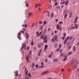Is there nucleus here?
<instances>
[{"label":"nucleus","instance_id":"f257e3e1","mask_svg":"<svg viewBox=\"0 0 79 79\" xmlns=\"http://www.w3.org/2000/svg\"><path fill=\"white\" fill-rule=\"evenodd\" d=\"M57 40V35H56L54 37L52 38L51 40V42H54L55 40Z\"/></svg>","mask_w":79,"mask_h":79},{"label":"nucleus","instance_id":"f03ea898","mask_svg":"<svg viewBox=\"0 0 79 79\" xmlns=\"http://www.w3.org/2000/svg\"><path fill=\"white\" fill-rule=\"evenodd\" d=\"M77 64V61L74 60H72L71 61V64L72 66L73 67H74V64Z\"/></svg>","mask_w":79,"mask_h":79},{"label":"nucleus","instance_id":"7ed1b4c3","mask_svg":"<svg viewBox=\"0 0 79 79\" xmlns=\"http://www.w3.org/2000/svg\"><path fill=\"white\" fill-rule=\"evenodd\" d=\"M29 56H31L28 55L26 56V59L27 62H30V60H29Z\"/></svg>","mask_w":79,"mask_h":79},{"label":"nucleus","instance_id":"20e7f679","mask_svg":"<svg viewBox=\"0 0 79 79\" xmlns=\"http://www.w3.org/2000/svg\"><path fill=\"white\" fill-rule=\"evenodd\" d=\"M47 36H45V37L43 38L44 40L45 43H47Z\"/></svg>","mask_w":79,"mask_h":79},{"label":"nucleus","instance_id":"39448f33","mask_svg":"<svg viewBox=\"0 0 79 79\" xmlns=\"http://www.w3.org/2000/svg\"><path fill=\"white\" fill-rule=\"evenodd\" d=\"M33 15V13H32L29 12L28 14V18H30L31 16H32Z\"/></svg>","mask_w":79,"mask_h":79},{"label":"nucleus","instance_id":"423d86ee","mask_svg":"<svg viewBox=\"0 0 79 79\" xmlns=\"http://www.w3.org/2000/svg\"><path fill=\"white\" fill-rule=\"evenodd\" d=\"M26 44H24L22 45V47L23 48H24V49H25V50H26Z\"/></svg>","mask_w":79,"mask_h":79},{"label":"nucleus","instance_id":"0eeeda50","mask_svg":"<svg viewBox=\"0 0 79 79\" xmlns=\"http://www.w3.org/2000/svg\"><path fill=\"white\" fill-rule=\"evenodd\" d=\"M37 46L38 48H40L41 47V46H42V44L40 42H39Z\"/></svg>","mask_w":79,"mask_h":79},{"label":"nucleus","instance_id":"6e6552de","mask_svg":"<svg viewBox=\"0 0 79 79\" xmlns=\"http://www.w3.org/2000/svg\"><path fill=\"white\" fill-rule=\"evenodd\" d=\"M77 19H78V17L77 16L76 18L75 21L74 22V24H76V23H77Z\"/></svg>","mask_w":79,"mask_h":79},{"label":"nucleus","instance_id":"1a4fd4ad","mask_svg":"<svg viewBox=\"0 0 79 79\" xmlns=\"http://www.w3.org/2000/svg\"><path fill=\"white\" fill-rule=\"evenodd\" d=\"M73 39V37H72V36H71L70 37H67V38L66 39H67V40H68V39Z\"/></svg>","mask_w":79,"mask_h":79},{"label":"nucleus","instance_id":"9d476101","mask_svg":"<svg viewBox=\"0 0 79 79\" xmlns=\"http://www.w3.org/2000/svg\"><path fill=\"white\" fill-rule=\"evenodd\" d=\"M25 35L26 36L27 39H28V38H29V34H28L27 33H26L25 34Z\"/></svg>","mask_w":79,"mask_h":79},{"label":"nucleus","instance_id":"9b49d317","mask_svg":"<svg viewBox=\"0 0 79 79\" xmlns=\"http://www.w3.org/2000/svg\"><path fill=\"white\" fill-rule=\"evenodd\" d=\"M71 16H72V12H70L69 13V18H71Z\"/></svg>","mask_w":79,"mask_h":79},{"label":"nucleus","instance_id":"f8f14e48","mask_svg":"<svg viewBox=\"0 0 79 79\" xmlns=\"http://www.w3.org/2000/svg\"><path fill=\"white\" fill-rule=\"evenodd\" d=\"M15 76L16 77H18V71H17L15 72Z\"/></svg>","mask_w":79,"mask_h":79},{"label":"nucleus","instance_id":"ddd939ff","mask_svg":"<svg viewBox=\"0 0 79 79\" xmlns=\"http://www.w3.org/2000/svg\"><path fill=\"white\" fill-rule=\"evenodd\" d=\"M48 73V71H46L43 72V73H42V74H47V73Z\"/></svg>","mask_w":79,"mask_h":79},{"label":"nucleus","instance_id":"4468645a","mask_svg":"<svg viewBox=\"0 0 79 79\" xmlns=\"http://www.w3.org/2000/svg\"><path fill=\"white\" fill-rule=\"evenodd\" d=\"M53 61L54 62H57V61H58V59H57L55 58L54 59Z\"/></svg>","mask_w":79,"mask_h":79},{"label":"nucleus","instance_id":"2eb2a0df","mask_svg":"<svg viewBox=\"0 0 79 79\" xmlns=\"http://www.w3.org/2000/svg\"><path fill=\"white\" fill-rule=\"evenodd\" d=\"M75 27L76 28V29H77V28H78V25H77V24H75Z\"/></svg>","mask_w":79,"mask_h":79},{"label":"nucleus","instance_id":"dca6fc26","mask_svg":"<svg viewBox=\"0 0 79 79\" xmlns=\"http://www.w3.org/2000/svg\"><path fill=\"white\" fill-rule=\"evenodd\" d=\"M60 25L59 24H58L57 26H56V28L57 29H60Z\"/></svg>","mask_w":79,"mask_h":79},{"label":"nucleus","instance_id":"f3484780","mask_svg":"<svg viewBox=\"0 0 79 79\" xmlns=\"http://www.w3.org/2000/svg\"><path fill=\"white\" fill-rule=\"evenodd\" d=\"M27 24H23L22 25V27H27Z\"/></svg>","mask_w":79,"mask_h":79},{"label":"nucleus","instance_id":"a211bd4d","mask_svg":"<svg viewBox=\"0 0 79 79\" xmlns=\"http://www.w3.org/2000/svg\"><path fill=\"white\" fill-rule=\"evenodd\" d=\"M28 76L29 77H31V73H29L28 74Z\"/></svg>","mask_w":79,"mask_h":79},{"label":"nucleus","instance_id":"6ab92c4d","mask_svg":"<svg viewBox=\"0 0 79 79\" xmlns=\"http://www.w3.org/2000/svg\"><path fill=\"white\" fill-rule=\"evenodd\" d=\"M42 52V50H40L39 52V53L38 54V56H40L41 55V53Z\"/></svg>","mask_w":79,"mask_h":79},{"label":"nucleus","instance_id":"aec40b11","mask_svg":"<svg viewBox=\"0 0 79 79\" xmlns=\"http://www.w3.org/2000/svg\"><path fill=\"white\" fill-rule=\"evenodd\" d=\"M68 41L67 39H65L64 41V44H66V42Z\"/></svg>","mask_w":79,"mask_h":79},{"label":"nucleus","instance_id":"412c9836","mask_svg":"<svg viewBox=\"0 0 79 79\" xmlns=\"http://www.w3.org/2000/svg\"><path fill=\"white\" fill-rule=\"evenodd\" d=\"M44 65L40 66L39 67V69H40V68H44Z\"/></svg>","mask_w":79,"mask_h":79},{"label":"nucleus","instance_id":"4be33fe9","mask_svg":"<svg viewBox=\"0 0 79 79\" xmlns=\"http://www.w3.org/2000/svg\"><path fill=\"white\" fill-rule=\"evenodd\" d=\"M44 47H45V49H44V50H46L47 49V48L48 47V46H47V45H46L45 46H44Z\"/></svg>","mask_w":79,"mask_h":79},{"label":"nucleus","instance_id":"5701e85b","mask_svg":"<svg viewBox=\"0 0 79 79\" xmlns=\"http://www.w3.org/2000/svg\"><path fill=\"white\" fill-rule=\"evenodd\" d=\"M68 1H67L66 2H65V6H66V5H68Z\"/></svg>","mask_w":79,"mask_h":79},{"label":"nucleus","instance_id":"b1692460","mask_svg":"<svg viewBox=\"0 0 79 79\" xmlns=\"http://www.w3.org/2000/svg\"><path fill=\"white\" fill-rule=\"evenodd\" d=\"M71 45H69V46L68 47V50H69V49H71Z\"/></svg>","mask_w":79,"mask_h":79},{"label":"nucleus","instance_id":"393cba45","mask_svg":"<svg viewBox=\"0 0 79 79\" xmlns=\"http://www.w3.org/2000/svg\"><path fill=\"white\" fill-rule=\"evenodd\" d=\"M54 15V14L53 13H52L51 14V17H53L54 16H53Z\"/></svg>","mask_w":79,"mask_h":79},{"label":"nucleus","instance_id":"a878e982","mask_svg":"<svg viewBox=\"0 0 79 79\" xmlns=\"http://www.w3.org/2000/svg\"><path fill=\"white\" fill-rule=\"evenodd\" d=\"M31 54H32V50L30 51V52L29 53V55L30 56H31V55H31Z\"/></svg>","mask_w":79,"mask_h":79},{"label":"nucleus","instance_id":"bb28decb","mask_svg":"<svg viewBox=\"0 0 79 79\" xmlns=\"http://www.w3.org/2000/svg\"><path fill=\"white\" fill-rule=\"evenodd\" d=\"M47 24V21H44V22L43 24L44 25H45Z\"/></svg>","mask_w":79,"mask_h":79},{"label":"nucleus","instance_id":"cd10ccee","mask_svg":"<svg viewBox=\"0 0 79 79\" xmlns=\"http://www.w3.org/2000/svg\"><path fill=\"white\" fill-rule=\"evenodd\" d=\"M71 53H72V52H69L68 54V56L70 55H71Z\"/></svg>","mask_w":79,"mask_h":79},{"label":"nucleus","instance_id":"c85d7f7f","mask_svg":"<svg viewBox=\"0 0 79 79\" xmlns=\"http://www.w3.org/2000/svg\"><path fill=\"white\" fill-rule=\"evenodd\" d=\"M56 47H57V44H54V47L55 48H56Z\"/></svg>","mask_w":79,"mask_h":79},{"label":"nucleus","instance_id":"c756f323","mask_svg":"<svg viewBox=\"0 0 79 79\" xmlns=\"http://www.w3.org/2000/svg\"><path fill=\"white\" fill-rule=\"evenodd\" d=\"M34 67V63H32V68Z\"/></svg>","mask_w":79,"mask_h":79},{"label":"nucleus","instance_id":"7c9ffc66","mask_svg":"<svg viewBox=\"0 0 79 79\" xmlns=\"http://www.w3.org/2000/svg\"><path fill=\"white\" fill-rule=\"evenodd\" d=\"M27 73H28V70H27L26 73H25V75L26 76H27Z\"/></svg>","mask_w":79,"mask_h":79},{"label":"nucleus","instance_id":"2f4dec72","mask_svg":"<svg viewBox=\"0 0 79 79\" xmlns=\"http://www.w3.org/2000/svg\"><path fill=\"white\" fill-rule=\"evenodd\" d=\"M49 9H50V10L52 9V6H51V5H50L49 6Z\"/></svg>","mask_w":79,"mask_h":79},{"label":"nucleus","instance_id":"473e14b6","mask_svg":"<svg viewBox=\"0 0 79 79\" xmlns=\"http://www.w3.org/2000/svg\"><path fill=\"white\" fill-rule=\"evenodd\" d=\"M24 79H29V77H25Z\"/></svg>","mask_w":79,"mask_h":79},{"label":"nucleus","instance_id":"72a5a7b5","mask_svg":"<svg viewBox=\"0 0 79 79\" xmlns=\"http://www.w3.org/2000/svg\"><path fill=\"white\" fill-rule=\"evenodd\" d=\"M73 50L74 51H75V50H76V47H75V46H74L73 47Z\"/></svg>","mask_w":79,"mask_h":79},{"label":"nucleus","instance_id":"f704fd0d","mask_svg":"<svg viewBox=\"0 0 79 79\" xmlns=\"http://www.w3.org/2000/svg\"><path fill=\"white\" fill-rule=\"evenodd\" d=\"M67 16V14H65L64 17V18H66Z\"/></svg>","mask_w":79,"mask_h":79},{"label":"nucleus","instance_id":"c9c22d12","mask_svg":"<svg viewBox=\"0 0 79 79\" xmlns=\"http://www.w3.org/2000/svg\"><path fill=\"white\" fill-rule=\"evenodd\" d=\"M34 25H35V23H33V24H32V25H31L32 27H34Z\"/></svg>","mask_w":79,"mask_h":79},{"label":"nucleus","instance_id":"e433bc0d","mask_svg":"<svg viewBox=\"0 0 79 79\" xmlns=\"http://www.w3.org/2000/svg\"><path fill=\"white\" fill-rule=\"evenodd\" d=\"M34 45V42L32 41L31 43V45Z\"/></svg>","mask_w":79,"mask_h":79},{"label":"nucleus","instance_id":"4c0bfd02","mask_svg":"<svg viewBox=\"0 0 79 79\" xmlns=\"http://www.w3.org/2000/svg\"><path fill=\"white\" fill-rule=\"evenodd\" d=\"M67 60V57H66L63 60V61H65V60Z\"/></svg>","mask_w":79,"mask_h":79},{"label":"nucleus","instance_id":"58836bf2","mask_svg":"<svg viewBox=\"0 0 79 79\" xmlns=\"http://www.w3.org/2000/svg\"><path fill=\"white\" fill-rule=\"evenodd\" d=\"M39 23L40 24H42V22L41 21H40L39 22Z\"/></svg>","mask_w":79,"mask_h":79},{"label":"nucleus","instance_id":"ea45409f","mask_svg":"<svg viewBox=\"0 0 79 79\" xmlns=\"http://www.w3.org/2000/svg\"><path fill=\"white\" fill-rule=\"evenodd\" d=\"M26 6H29V4H28V3H27L26 4Z\"/></svg>","mask_w":79,"mask_h":79},{"label":"nucleus","instance_id":"a19ab883","mask_svg":"<svg viewBox=\"0 0 79 79\" xmlns=\"http://www.w3.org/2000/svg\"><path fill=\"white\" fill-rule=\"evenodd\" d=\"M42 33H43V32L42 31H41L39 34L40 35H41V34H42Z\"/></svg>","mask_w":79,"mask_h":79},{"label":"nucleus","instance_id":"79ce46f5","mask_svg":"<svg viewBox=\"0 0 79 79\" xmlns=\"http://www.w3.org/2000/svg\"><path fill=\"white\" fill-rule=\"evenodd\" d=\"M35 67L36 68H38V67H39V64H36L35 65Z\"/></svg>","mask_w":79,"mask_h":79},{"label":"nucleus","instance_id":"37998d69","mask_svg":"<svg viewBox=\"0 0 79 79\" xmlns=\"http://www.w3.org/2000/svg\"><path fill=\"white\" fill-rule=\"evenodd\" d=\"M71 29H75V27H71Z\"/></svg>","mask_w":79,"mask_h":79},{"label":"nucleus","instance_id":"c03bdc74","mask_svg":"<svg viewBox=\"0 0 79 79\" xmlns=\"http://www.w3.org/2000/svg\"><path fill=\"white\" fill-rule=\"evenodd\" d=\"M18 37L19 39V40H21V38H20V37H19V36H18Z\"/></svg>","mask_w":79,"mask_h":79},{"label":"nucleus","instance_id":"a18cd8bd","mask_svg":"<svg viewBox=\"0 0 79 79\" xmlns=\"http://www.w3.org/2000/svg\"><path fill=\"white\" fill-rule=\"evenodd\" d=\"M62 49H60V53H62Z\"/></svg>","mask_w":79,"mask_h":79},{"label":"nucleus","instance_id":"49530a36","mask_svg":"<svg viewBox=\"0 0 79 79\" xmlns=\"http://www.w3.org/2000/svg\"><path fill=\"white\" fill-rule=\"evenodd\" d=\"M58 5V3L57 2H56L55 4V6H57Z\"/></svg>","mask_w":79,"mask_h":79},{"label":"nucleus","instance_id":"de8ad7c7","mask_svg":"<svg viewBox=\"0 0 79 79\" xmlns=\"http://www.w3.org/2000/svg\"><path fill=\"white\" fill-rule=\"evenodd\" d=\"M38 6H41V4H38Z\"/></svg>","mask_w":79,"mask_h":79},{"label":"nucleus","instance_id":"09e8293b","mask_svg":"<svg viewBox=\"0 0 79 79\" xmlns=\"http://www.w3.org/2000/svg\"><path fill=\"white\" fill-rule=\"evenodd\" d=\"M44 38V35H42L40 38V39H43Z\"/></svg>","mask_w":79,"mask_h":79},{"label":"nucleus","instance_id":"8fccbe9b","mask_svg":"<svg viewBox=\"0 0 79 79\" xmlns=\"http://www.w3.org/2000/svg\"><path fill=\"white\" fill-rule=\"evenodd\" d=\"M45 63H47V61H48V60H47V59H46L45 60Z\"/></svg>","mask_w":79,"mask_h":79},{"label":"nucleus","instance_id":"3c124183","mask_svg":"<svg viewBox=\"0 0 79 79\" xmlns=\"http://www.w3.org/2000/svg\"><path fill=\"white\" fill-rule=\"evenodd\" d=\"M35 7V8H37V3L36 4Z\"/></svg>","mask_w":79,"mask_h":79},{"label":"nucleus","instance_id":"603ef678","mask_svg":"<svg viewBox=\"0 0 79 79\" xmlns=\"http://www.w3.org/2000/svg\"><path fill=\"white\" fill-rule=\"evenodd\" d=\"M79 45V42H78V43H77V46H78V45Z\"/></svg>","mask_w":79,"mask_h":79},{"label":"nucleus","instance_id":"864d4df0","mask_svg":"<svg viewBox=\"0 0 79 79\" xmlns=\"http://www.w3.org/2000/svg\"><path fill=\"white\" fill-rule=\"evenodd\" d=\"M62 39H63L64 40V39H65V37L64 36V37H62Z\"/></svg>","mask_w":79,"mask_h":79},{"label":"nucleus","instance_id":"5fc2aeb1","mask_svg":"<svg viewBox=\"0 0 79 79\" xmlns=\"http://www.w3.org/2000/svg\"><path fill=\"white\" fill-rule=\"evenodd\" d=\"M40 35L39 34L37 35V37H39V36H40Z\"/></svg>","mask_w":79,"mask_h":79},{"label":"nucleus","instance_id":"6e6d98bb","mask_svg":"<svg viewBox=\"0 0 79 79\" xmlns=\"http://www.w3.org/2000/svg\"><path fill=\"white\" fill-rule=\"evenodd\" d=\"M48 17H49V16H50V12H48Z\"/></svg>","mask_w":79,"mask_h":79},{"label":"nucleus","instance_id":"4d7b16f0","mask_svg":"<svg viewBox=\"0 0 79 79\" xmlns=\"http://www.w3.org/2000/svg\"><path fill=\"white\" fill-rule=\"evenodd\" d=\"M65 3V1H64L62 2V4H64Z\"/></svg>","mask_w":79,"mask_h":79},{"label":"nucleus","instance_id":"13d9d810","mask_svg":"<svg viewBox=\"0 0 79 79\" xmlns=\"http://www.w3.org/2000/svg\"><path fill=\"white\" fill-rule=\"evenodd\" d=\"M63 56V53H61V56Z\"/></svg>","mask_w":79,"mask_h":79},{"label":"nucleus","instance_id":"bf43d9fd","mask_svg":"<svg viewBox=\"0 0 79 79\" xmlns=\"http://www.w3.org/2000/svg\"><path fill=\"white\" fill-rule=\"evenodd\" d=\"M66 33H64V37L65 36H66Z\"/></svg>","mask_w":79,"mask_h":79},{"label":"nucleus","instance_id":"052dcab7","mask_svg":"<svg viewBox=\"0 0 79 79\" xmlns=\"http://www.w3.org/2000/svg\"><path fill=\"white\" fill-rule=\"evenodd\" d=\"M52 56V55H49V58H50V57H51Z\"/></svg>","mask_w":79,"mask_h":79},{"label":"nucleus","instance_id":"680f3d73","mask_svg":"<svg viewBox=\"0 0 79 79\" xmlns=\"http://www.w3.org/2000/svg\"><path fill=\"white\" fill-rule=\"evenodd\" d=\"M36 34L38 35V34H39V32L38 31H37L36 33Z\"/></svg>","mask_w":79,"mask_h":79},{"label":"nucleus","instance_id":"e2e57ef3","mask_svg":"<svg viewBox=\"0 0 79 79\" xmlns=\"http://www.w3.org/2000/svg\"><path fill=\"white\" fill-rule=\"evenodd\" d=\"M21 35V34L20 33H18V35Z\"/></svg>","mask_w":79,"mask_h":79},{"label":"nucleus","instance_id":"0e129e2a","mask_svg":"<svg viewBox=\"0 0 79 79\" xmlns=\"http://www.w3.org/2000/svg\"><path fill=\"white\" fill-rule=\"evenodd\" d=\"M27 50H29V46L27 47Z\"/></svg>","mask_w":79,"mask_h":79},{"label":"nucleus","instance_id":"69168bd1","mask_svg":"<svg viewBox=\"0 0 79 79\" xmlns=\"http://www.w3.org/2000/svg\"><path fill=\"white\" fill-rule=\"evenodd\" d=\"M61 45L60 44V46H59V48H61Z\"/></svg>","mask_w":79,"mask_h":79},{"label":"nucleus","instance_id":"338daca9","mask_svg":"<svg viewBox=\"0 0 79 79\" xmlns=\"http://www.w3.org/2000/svg\"><path fill=\"white\" fill-rule=\"evenodd\" d=\"M54 32L56 34L57 33V31H54Z\"/></svg>","mask_w":79,"mask_h":79},{"label":"nucleus","instance_id":"774afa93","mask_svg":"<svg viewBox=\"0 0 79 79\" xmlns=\"http://www.w3.org/2000/svg\"><path fill=\"white\" fill-rule=\"evenodd\" d=\"M61 71H64V69H61Z\"/></svg>","mask_w":79,"mask_h":79}]
</instances>
